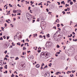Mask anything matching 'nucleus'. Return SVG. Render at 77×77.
I'll use <instances>...</instances> for the list:
<instances>
[{"mask_svg": "<svg viewBox=\"0 0 77 77\" xmlns=\"http://www.w3.org/2000/svg\"><path fill=\"white\" fill-rule=\"evenodd\" d=\"M41 55L43 56H47V58L50 57V53L47 52H42L41 53Z\"/></svg>", "mask_w": 77, "mask_h": 77, "instance_id": "nucleus-1", "label": "nucleus"}, {"mask_svg": "<svg viewBox=\"0 0 77 77\" xmlns=\"http://www.w3.org/2000/svg\"><path fill=\"white\" fill-rule=\"evenodd\" d=\"M26 16L27 20H30V17H32V15H31L29 13H26Z\"/></svg>", "mask_w": 77, "mask_h": 77, "instance_id": "nucleus-2", "label": "nucleus"}, {"mask_svg": "<svg viewBox=\"0 0 77 77\" xmlns=\"http://www.w3.org/2000/svg\"><path fill=\"white\" fill-rule=\"evenodd\" d=\"M48 43L49 47H51V44L52 43H51V42L49 41L48 42L46 43V46H47V44Z\"/></svg>", "mask_w": 77, "mask_h": 77, "instance_id": "nucleus-3", "label": "nucleus"}, {"mask_svg": "<svg viewBox=\"0 0 77 77\" xmlns=\"http://www.w3.org/2000/svg\"><path fill=\"white\" fill-rule=\"evenodd\" d=\"M47 73L48 74V75H47V73L45 74V75L46 76V77H50V72H48Z\"/></svg>", "mask_w": 77, "mask_h": 77, "instance_id": "nucleus-4", "label": "nucleus"}, {"mask_svg": "<svg viewBox=\"0 0 77 77\" xmlns=\"http://www.w3.org/2000/svg\"><path fill=\"white\" fill-rule=\"evenodd\" d=\"M34 58L33 56L32 55H30L29 57V58L30 59H33Z\"/></svg>", "mask_w": 77, "mask_h": 77, "instance_id": "nucleus-5", "label": "nucleus"}, {"mask_svg": "<svg viewBox=\"0 0 77 77\" xmlns=\"http://www.w3.org/2000/svg\"><path fill=\"white\" fill-rule=\"evenodd\" d=\"M17 13H21V10H17Z\"/></svg>", "mask_w": 77, "mask_h": 77, "instance_id": "nucleus-6", "label": "nucleus"}, {"mask_svg": "<svg viewBox=\"0 0 77 77\" xmlns=\"http://www.w3.org/2000/svg\"><path fill=\"white\" fill-rule=\"evenodd\" d=\"M13 12L14 14H16V13L17 12V10H13Z\"/></svg>", "mask_w": 77, "mask_h": 77, "instance_id": "nucleus-7", "label": "nucleus"}, {"mask_svg": "<svg viewBox=\"0 0 77 77\" xmlns=\"http://www.w3.org/2000/svg\"><path fill=\"white\" fill-rule=\"evenodd\" d=\"M35 67H36V68H39L40 67V66L39 65L37 64L35 66Z\"/></svg>", "mask_w": 77, "mask_h": 77, "instance_id": "nucleus-8", "label": "nucleus"}, {"mask_svg": "<svg viewBox=\"0 0 77 77\" xmlns=\"http://www.w3.org/2000/svg\"><path fill=\"white\" fill-rule=\"evenodd\" d=\"M46 36L47 38H49L50 37V34H48L46 35Z\"/></svg>", "mask_w": 77, "mask_h": 77, "instance_id": "nucleus-9", "label": "nucleus"}, {"mask_svg": "<svg viewBox=\"0 0 77 77\" xmlns=\"http://www.w3.org/2000/svg\"><path fill=\"white\" fill-rule=\"evenodd\" d=\"M17 45H19V46H20L21 45V44H20V42H19L18 43H17Z\"/></svg>", "mask_w": 77, "mask_h": 77, "instance_id": "nucleus-10", "label": "nucleus"}, {"mask_svg": "<svg viewBox=\"0 0 77 77\" xmlns=\"http://www.w3.org/2000/svg\"><path fill=\"white\" fill-rule=\"evenodd\" d=\"M61 3V4H64V5H65V2H64V1H62Z\"/></svg>", "mask_w": 77, "mask_h": 77, "instance_id": "nucleus-11", "label": "nucleus"}, {"mask_svg": "<svg viewBox=\"0 0 77 77\" xmlns=\"http://www.w3.org/2000/svg\"><path fill=\"white\" fill-rule=\"evenodd\" d=\"M7 66H8V65H6L5 66H4V68L5 69H8V67H7Z\"/></svg>", "mask_w": 77, "mask_h": 77, "instance_id": "nucleus-12", "label": "nucleus"}, {"mask_svg": "<svg viewBox=\"0 0 77 77\" xmlns=\"http://www.w3.org/2000/svg\"><path fill=\"white\" fill-rule=\"evenodd\" d=\"M34 37H35V36H37V34H33Z\"/></svg>", "mask_w": 77, "mask_h": 77, "instance_id": "nucleus-13", "label": "nucleus"}, {"mask_svg": "<svg viewBox=\"0 0 77 77\" xmlns=\"http://www.w3.org/2000/svg\"><path fill=\"white\" fill-rule=\"evenodd\" d=\"M59 72H57L55 73L56 75H59Z\"/></svg>", "mask_w": 77, "mask_h": 77, "instance_id": "nucleus-14", "label": "nucleus"}, {"mask_svg": "<svg viewBox=\"0 0 77 77\" xmlns=\"http://www.w3.org/2000/svg\"><path fill=\"white\" fill-rule=\"evenodd\" d=\"M46 68H48V66H47V65H46V66L44 67V69H45Z\"/></svg>", "mask_w": 77, "mask_h": 77, "instance_id": "nucleus-15", "label": "nucleus"}, {"mask_svg": "<svg viewBox=\"0 0 77 77\" xmlns=\"http://www.w3.org/2000/svg\"><path fill=\"white\" fill-rule=\"evenodd\" d=\"M57 27H60V24H58L57 25Z\"/></svg>", "mask_w": 77, "mask_h": 77, "instance_id": "nucleus-16", "label": "nucleus"}, {"mask_svg": "<svg viewBox=\"0 0 77 77\" xmlns=\"http://www.w3.org/2000/svg\"><path fill=\"white\" fill-rule=\"evenodd\" d=\"M70 4L71 5H72L73 4V2H71L70 3Z\"/></svg>", "mask_w": 77, "mask_h": 77, "instance_id": "nucleus-17", "label": "nucleus"}, {"mask_svg": "<svg viewBox=\"0 0 77 77\" xmlns=\"http://www.w3.org/2000/svg\"><path fill=\"white\" fill-rule=\"evenodd\" d=\"M30 3L31 4H33V3H34V2H32V1H30Z\"/></svg>", "mask_w": 77, "mask_h": 77, "instance_id": "nucleus-18", "label": "nucleus"}, {"mask_svg": "<svg viewBox=\"0 0 77 77\" xmlns=\"http://www.w3.org/2000/svg\"><path fill=\"white\" fill-rule=\"evenodd\" d=\"M18 59H19V58H18V57H17L16 58H15V60H18Z\"/></svg>", "mask_w": 77, "mask_h": 77, "instance_id": "nucleus-19", "label": "nucleus"}, {"mask_svg": "<svg viewBox=\"0 0 77 77\" xmlns=\"http://www.w3.org/2000/svg\"><path fill=\"white\" fill-rule=\"evenodd\" d=\"M39 38H43V37L42 36V35H40L39 36Z\"/></svg>", "mask_w": 77, "mask_h": 77, "instance_id": "nucleus-20", "label": "nucleus"}, {"mask_svg": "<svg viewBox=\"0 0 77 77\" xmlns=\"http://www.w3.org/2000/svg\"><path fill=\"white\" fill-rule=\"evenodd\" d=\"M11 77H15V75H14V74H12V75H11Z\"/></svg>", "mask_w": 77, "mask_h": 77, "instance_id": "nucleus-21", "label": "nucleus"}, {"mask_svg": "<svg viewBox=\"0 0 77 77\" xmlns=\"http://www.w3.org/2000/svg\"><path fill=\"white\" fill-rule=\"evenodd\" d=\"M3 39V38H2V37H1L0 38V40H1V41H2Z\"/></svg>", "mask_w": 77, "mask_h": 77, "instance_id": "nucleus-22", "label": "nucleus"}, {"mask_svg": "<svg viewBox=\"0 0 77 77\" xmlns=\"http://www.w3.org/2000/svg\"><path fill=\"white\" fill-rule=\"evenodd\" d=\"M70 76L71 77H74V75H73V74H72V75L71 74L70 75Z\"/></svg>", "mask_w": 77, "mask_h": 77, "instance_id": "nucleus-23", "label": "nucleus"}, {"mask_svg": "<svg viewBox=\"0 0 77 77\" xmlns=\"http://www.w3.org/2000/svg\"><path fill=\"white\" fill-rule=\"evenodd\" d=\"M62 13H63V15L65 14V12L64 11H62Z\"/></svg>", "mask_w": 77, "mask_h": 77, "instance_id": "nucleus-24", "label": "nucleus"}, {"mask_svg": "<svg viewBox=\"0 0 77 77\" xmlns=\"http://www.w3.org/2000/svg\"><path fill=\"white\" fill-rule=\"evenodd\" d=\"M9 6H10V7H11L12 8V5H11V4H9Z\"/></svg>", "mask_w": 77, "mask_h": 77, "instance_id": "nucleus-25", "label": "nucleus"}, {"mask_svg": "<svg viewBox=\"0 0 77 77\" xmlns=\"http://www.w3.org/2000/svg\"><path fill=\"white\" fill-rule=\"evenodd\" d=\"M57 48H60V46L59 45H57Z\"/></svg>", "mask_w": 77, "mask_h": 77, "instance_id": "nucleus-26", "label": "nucleus"}, {"mask_svg": "<svg viewBox=\"0 0 77 77\" xmlns=\"http://www.w3.org/2000/svg\"><path fill=\"white\" fill-rule=\"evenodd\" d=\"M23 50H26V47H23Z\"/></svg>", "mask_w": 77, "mask_h": 77, "instance_id": "nucleus-27", "label": "nucleus"}, {"mask_svg": "<svg viewBox=\"0 0 77 77\" xmlns=\"http://www.w3.org/2000/svg\"><path fill=\"white\" fill-rule=\"evenodd\" d=\"M67 6H69V5H67V4H66V7H67Z\"/></svg>", "mask_w": 77, "mask_h": 77, "instance_id": "nucleus-28", "label": "nucleus"}, {"mask_svg": "<svg viewBox=\"0 0 77 77\" xmlns=\"http://www.w3.org/2000/svg\"><path fill=\"white\" fill-rule=\"evenodd\" d=\"M75 72V70H74V71H73V70L72 71V73H74V72Z\"/></svg>", "mask_w": 77, "mask_h": 77, "instance_id": "nucleus-29", "label": "nucleus"}, {"mask_svg": "<svg viewBox=\"0 0 77 77\" xmlns=\"http://www.w3.org/2000/svg\"><path fill=\"white\" fill-rule=\"evenodd\" d=\"M8 51H7L6 50L4 52V53H5V54H6V53H7V52Z\"/></svg>", "mask_w": 77, "mask_h": 77, "instance_id": "nucleus-30", "label": "nucleus"}, {"mask_svg": "<svg viewBox=\"0 0 77 77\" xmlns=\"http://www.w3.org/2000/svg\"><path fill=\"white\" fill-rule=\"evenodd\" d=\"M41 50H38L37 51L38 52V53H40V52H41Z\"/></svg>", "mask_w": 77, "mask_h": 77, "instance_id": "nucleus-31", "label": "nucleus"}, {"mask_svg": "<svg viewBox=\"0 0 77 77\" xmlns=\"http://www.w3.org/2000/svg\"><path fill=\"white\" fill-rule=\"evenodd\" d=\"M35 20H32V23H35Z\"/></svg>", "mask_w": 77, "mask_h": 77, "instance_id": "nucleus-32", "label": "nucleus"}, {"mask_svg": "<svg viewBox=\"0 0 77 77\" xmlns=\"http://www.w3.org/2000/svg\"><path fill=\"white\" fill-rule=\"evenodd\" d=\"M7 39H9V38H10V37L9 36H7Z\"/></svg>", "mask_w": 77, "mask_h": 77, "instance_id": "nucleus-33", "label": "nucleus"}, {"mask_svg": "<svg viewBox=\"0 0 77 77\" xmlns=\"http://www.w3.org/2000/svg\"><path fill=\"white\" fill-rule=\"evenodd\" d=\"M3 68L2 67H1L0 68V70H2V69H3Z\"/></svg>", "mask_w": 77, "mask_h": 77, "instance_id": "nucleus-34", "label": "nucleus"}, {"mask_svg": "<svg viewBox=\"0 0 77 77\" xmlns=\"http://www.w3.org/2000/svg\"><path fill=\"white\" fill-rule=\"evenodd\" d=\"M43 37H44V39H46V38H45V35H43Z\"/></svg>", "mask_w": 77, "mask_h": 77, "instance_id": "nucleus-35", "label": "nucleus"}, {"mask_svg": "<svg viewBox=\"0 0 77 77\" xmlns=\"http://www.w3.org/2000/svg\"><path fill=\"white\" fill-rule=\"evenodd\" d=\"M2 64V62L0 61V65H1Z\"/></svg>", "mask_w": 77, "mask_h": 77, "instance_id": "nucleus-36", "label": "nucleus"}, {"mask_svg": "<svg viewBox=\"0 0 77 77\" xmlns=\"http://www.w3.org/2000/svg\"><path fill=\"white\" fill-rule=\"evenodd\" d=\"M4 60H8V59L7 58L5 57Z\"/></svg>", "mask_w": 77, "mask_h": 77, "instance_id": "nucleus-37", "label": "nucleus"}, {"mask_svg": "<svg viewBox=\"0 0 77 77\" xmlns=\"http://www.w3.org/2000/svg\"><path fill=\"white\" fill-rule=\"evenodd\" d=\"M53 28L54 29H55V30H56V26L53 27Z\"/></svg>", "mask_w": 77, "mask_h": 77, "instance_id": "nucleus-38", "label": "nucleus"}, {"mask_svg": "<svg viewBox=\"0 0 77 77\" xmlns=\"http://www.w3.org/2000/svg\"><path fill=\"white\" fill-rule=\"evenodd\" d=\"M17 15H21V13H18L17 14Z\"/></svg>", "mask_w": 77, "mask_h": 77, "instance_id": "nucleus-39", "label": "nucleus"}, {"mask_svg": "<svg viewBox=\"0 0 77 77\" xmlns=\"http://www.w3.org/2000/svg\"><path fill=\"white\" fill-rule=\"evenodd\" d=\"M10 26H11L12 27H14V25H12V24H11Z\"/></svg>", "mask_w": 77, "mask_h": 77, "instance_id": "nucleus-40", "label": "nucleus"}, {"mask_svg": "<svg viewBox=\"0 0 77 77\" xmlns=\"http://www.w3.org/2000/svg\"><path fill=\"white\" fill-rule=\"evenodd\" d=\"M73 2H74V3H75L76 2V0H73Z\"/></svg>", "mask_w": 77, "mask_h": 77, "instance_id": "nucleus-41", "label": "nucleus"}, {"mask_svg": "<svg viewBox=\"0 0 77 77\" xmlns=\"http://www.w3.org/2000/svg\"><path fill=\"white\" fill-rule=\"evenodd\" d=\"M64 11H68V9H65L64 10Z\"/></svg>", "mask_w": 77, "mask_h": 77, "instance_id": "nucleus-42", "label": "nucleus"}, {"mask_svg": "<svg viewBox=\"0 0 77 77\" xmlns=\"http://www.w3.org/2000/svg\"><path fill=\"white\" fill-rule=\"evenodd\" d=\"M57 53L58 54H60V52H57Z\"/></svg>", "mask_w": 77, "mask_h": 77, "instance_id": "nucleus-43", "label": "nucleus"}, {"mask_svg": "<svg viewBox=\"0 0 77 77\" xmlns=\"http://www.w3.org/2000/svg\"><path fill=\"white\" fill-rule=\"evenodd\" d=\"M46 10L47 11V12H48V11H49V10H48V8H47Z\"/></svg>", "mask_w": 77, "mask_h": 77, "instance_id": "nucleus-44", "label": "nucleus"}, {"mask_svg": "<svg viewBox=\"0 0 77 77\" xmlns=\"http://www.w3.org/2000/svg\"><path fill=\"white\" fill-rule=\"evenodd\" d=\"M5 27H6V26H7V24L5 23Z\"/></svg>", "mask_w": 77, "mask_h": 77, "instance_id": "nucleus-45", "label": "nucleus"}, {"mask_svg": "<svg viewBox=\"0 0 77 77\" xmlns=\"http://www.w3.org/2000/svg\"><path fill=\"white\" fill-rule=\"evenodd\" d=\"M31 8H30V7H28V10H30V9Z\"/></svg>", "mask_w": 77, "mask_h": 77, "instance_id": "nucleus-46", "label": "nucleus"}, {"mask_svg": "<svg viewBox=\"0 0 77 77\" xmlns=\"http://www.w3.org/2000/svg\"><path fill=\"white\" fill-rule=\"evenodd\" d=\"M44 69V68H43L42 67H41V68H40V69H41V70H42V69Z\"/></svg>", "mask_w": 77, "mask_h": 77, "instance_id": "nucleus-47", "label": "nucleus"}, {"mask_svg": "<svg viewBox=\"0 0 77 77\" xmlns=\"http://www.w3.org/2000/svg\"><path fill=\"white\" fill-rule=\"evenodd\" d=\"M24 45V44H22L21 45V47H23V45Z\"/></svg>", "mask_w": 77, "mask_h": 77, "instance_id": "nucleus-48", "label": "nucleus"}, {"mask_svg": "<svg viewBox=\"0 0 77 77\" xmlns=\"http://www.w3.org/2000/svg\"><path fill=\"white\" fill-rule=\"evenodd\" d=\"M5 57H9V56H8V55H7L5 56Z\"/></svg>", "mask_w": 77, "mask_h": 77, "instance_id": "nucleus-49", "label": "nucleus"}, {"mask_svg": "<svg viewBox=\"0 0 77 77\" xmlns=\"http://www.w3.org/2000/svg\"><path fill=\"white\" fill-rule=\"evenodd\" d=\"M51 12H49L48 13V14H50H50H51Z\"/></svg>", "mask_w": 77, "mask_h": 77, "instance_id": "nucleus-50", "label": "nucleus"}, {"mask_svg": "<svg viewBox=\"0 0 77 77\" xmlns=\"http://www.w3.org/2000/svg\"><path fill=\"white\" fill-rule=\"evenodd\" d=\"M57 3H58V5H60V2H57Z\"/></svg>", "mask_w": 77, "mask_h": 77, "instance_id": "nucleus-51", "label": "nucleus"}, {"mask_svg": "<svg viewBox=\"0 0 77 77\" xmlns=\"http://www.w3.org/2000/svg\"><path fill=\"white\" fill-rule=\"evenodd\" d=\"M23 1H25L24 0H22L21 1V3H23Z\"/></svg>", "mask_w": 77, "mask_h": 77, "instance_id": "nucleus-52", "label": "nucleus"}, {"mask_svg": "<svg viewBox=\"0 0 77 77\" xmlns=\"http://www.w3.org/2000/svg\"><path fill=\"white\" fill-rule=\"evenodd\" d=\"M55 22H56V23H59V21H57V20H56L55 21Z\"/></svg>", "mask_w": 77, "mask_h": 77, "instance_id": "nucleus-53", "label": "nucleus"}, {"mask_svg": "<svg viewBox=\"0 0 77 77\" xmlns=\"http://www.w3.org/2000/svg\"><path fill=\"white\" fill-rule=\"evenodd\" d=\"M39 18L37 19V21H38V22L39 21Z\"/></svg>", "mask_w": 77, "mask_h": 77, "instance_id": "nucleus-54", "label": "nucleus"}, {"mask_svg": "<svg viewBox=\"0 0 77 77\" xmlns=\"http://www.w3.org/2000/svg\"><path fill=\"white\" fill-rule=\"evenodd\" d=\"M63 7V6L62 5H61V6H59V8H62Z\"/></svg>", "mask_w": 77, "mask_h": 77, "instance_id": "nucleus-55", "label": "nucleus"}, {"mask_svg": "<svg viewBox=\"0 0 77 77\" xmlns=\"http://www.w3.org/2000/svg\"><path fill=\"white\" fill-rule=\"evenodd\" d=\"M3 2V0H0V3H2Z\"/></svg>", "mask_w": 77, "mask_h": 77, "instance_id": "nucleus-56", "label": "nucleus"}, {"mask_svg": "<svg viewBox=\"0 0 77 77\" xmlns=\"http://www.w3.org/2000/svg\"><path fill=\"white\" fill-rule=\"evenodd\" d=\"M32 11L31 10H30L29 11V12H31V13H32L33 12H32V11Z\"/></svg>", "mask_w": 77, "mask_h": 77, "instance_id": "nucleus-57", "label": "nucleus"}, {"mask_svg": "<svg viewBox=\"0 0 77 77\" xmlns=\"http://www.w3.org/2000/svg\"><path fill=\"white\" fill-rule=\"evenodd\" d=\"M3 38H4V39H6V37H5V36H3Z\"/></svg>", "mask_w": 77, "mask_h": 77, "instance_id": "nucleus-58", "label": "nucleus"}, {"mask_svg": "<svg viewBox=\"0 0 77 77\" xmlns=\"http://www.w3.org/2000/svg\"><path fill=\"white\" fill-rule=\"evenodd\" d=\"M21 57H24V58L25 57L24 56H21Z\"/></svg>", "mask_w": 77, "mask_h": 77, "instance_id": "nucleus-59", "label": "nucleus"}, {"mask_svg": "<svg viewBox=\"0 0 77 77\" xmlns=\"http://www.w3.org/2000/svg\"><path fill=\"white\" fill-rule=\"evenodd\" d=\"M11 12V11H8V13H9V14H10V12Z\"/></svg>", "mask_w": 77, "mask_h": 77, "instance_id": "nucleus-60", "label": "nucleus"}, {"mask_svg": "<svg viewBox=\"0 0 77 77\" xmlns=\"http://www.w3.org/2000/svg\"><path fill=\"white\" fill-rule=\"evenodd\" d=\"M70 13H71V12H67V14H70Z\"/></svg>", "mask_w": 77, "mask_h": 77, "instance_id": "nucleus-61", "label": "nucleus"}, {"mask_svg": "<svg viewBox=\"0 0 77 77\" xmlns=\"http://www.w3.org/2000/svg\"><path fill=\"white\" fill-rule=\"evenodd\" d=\"M72 33L73 34V35H75V33H74V32H72Z\"/></svg>", "mask_w": 77, "mask_h": 77, "instance_id": "nucleus-62", "label": "nucleus"}, {"mask_svg": "<svg viewBox=\"0 0 77 77\" xmlns=\"http://www.w3.org/2000/svg\"><path fill=\"white\" fill-rule=\"evenodd\" d=\"M27 53H30V51H27Z\"/></svg>", "mask_w": 77, "mask_h": 77, "instance_id": "nucleus-63", "label": "nucleus"}, {"mask_svg": "<svg viewBox=\"0 0 77 77\" xmlns=\"http://www.w3.org/2000/svg\"><path fill=\"white\" fill-rule=\"evenodd\" d=\"M15 77H18V76L17 75H15Z\"/></svg>", "mask_w": 77, "mask_h": 77, "instance_id": "nucleus-64", "label": "nucleus"}]
</instances>
